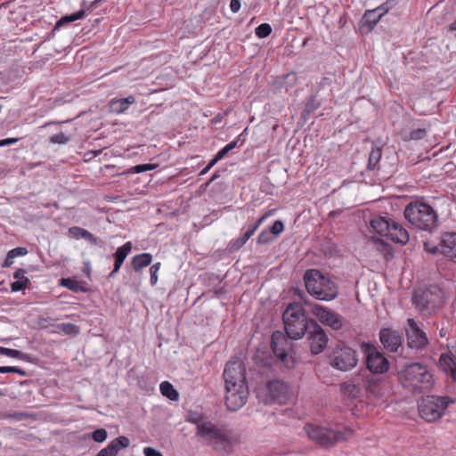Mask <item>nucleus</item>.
<instances>
[{"instance_id":"1","label":"nucleus","mask_w":456,"mask_h":456,"mask_svg":"<svg viewBox=\"0 0 456 456\" xmlns=\"http://www.w3.org/2000/svg\"><path fill=\"white\" fill-rule=\"evenodd\" d=\"M224 378L225 381V404L227 409L236 411L248 401V387L246 381V370L240 361L227 362Z\"/></svg>"},{"instance_id":"2","label":"nucleus","mask_w":456,"mask_h":456,"mask_svg":"<svg viewBox=\"0 0 456 456\" xmlns=\"http://www.w3.org/2000/svg\"><path fill=\"white\" fill-rule=\"evenodd\" d=\"M401 385L414 394L429 390L433 386V375L428 367L419 362L406 365L398 373Z\"/></svg>"},{"instance_id":"3","label":"nucleus","mask_w":456,"mask_h":456,"mask_svg":"<svg viewBox=\"0 0 456 456\" xmlns=\"http://www.w3.org/2000/svg\"><path fill=\"white\" fill-rule=\"evenodd\" d=\"M405 219L415 228L432 232L438 224V214L422 200L411 201L404 208Z\"/></svg>"},{"instance_id":"4","label":"nucleus","mask_w":456,"mask_h":456,"mask_svg":"<svg viewBox=\"0 0 456 456\" xmlns=\"http://www.w3.org/2000/svg\"><path fill=\"white\" fill-rule=\"evenodd\" d=\"M200 428V432L198 436L216 451L228 452L238 441L234 432L225 425L218 426L209 420Z\"/></svg>"},{"instance_id":"5","label":"nucleus","mask_w":456,"mask_h":456,"mask_svg":"<svg viewBox=\"0 0 456 456\" xmlns=\"http://www.w3.org/2000/svg\"><path fill=\"white\" fill-rule=\"evenodd\" d=\"M305 285L310 295L319 300L330 301L337 297V284L319 270H307L304 275Z\"/></svg>"},{"instance_id":"6","label":"nucleus","mask_w":456,"mask_h":456,"mask_svg":"<svg viewBox=\"0 0 456 456\" xmlns=\"http://www.w3.org/2000/svg\"><path fill=\"white\" fill-rule=\"evenodd\" d=\"M283 322L287 335L292 339L302 338L310 329V322L299 303H292L287 306L283 313Z\"/></svg>"},{"instance_id":"7","label":"nucleus","mask_w":456,"mask_h":456,"mask_svg":"<svg viewBox=\"0 0 456 456\" xmlns=\"http://www.w3.org/2000/svg\"><path fill=\"white\" fill-rule=\"evenodd\" d=\"M454 400L448 396L427 395L418 404L419 414L427 422L441 419Z\"/></svg>"},{"instance_id":"8","label":"nucleus","mask_w":456,"mask_h":456,"mask_svg":"<svg viewBox=\"0 0 456 456\" xmlns=\"http://www.w3.org/2000/svg\"><path fill=\"white\" fill-rule=\"evenodd\" d=\"M304 429L312 441L322 447H330L338 441L346 440L347 439V434L351 433L349 429H345L344 431L339 429L333 430L314 424H306Z\"/></svg>"},{"instance_id":"9","label":"nucleus","mask_w":456,"mask_h":456,"mask_svg":"<svg viewBox=\"0 0 456 456\" xmlns=\"http://www.w3.org/2000/svg\"><path fill=\"white\" fill-rule=\"evenodd\" d=\"M413 304L419 311H432L443 304L442 291L437 287L419 289L413 296Z\"/></svg>"},{"instance_id":"10","label":"nucleus","mask_w":456,"mask_h":456,"mask_svg":"<svg viewBox=\"0 0 456 456\" xmlns=\"http://www.w3.org/2000/svg\"><path fill=\"white\" fill-rule=\"evenodd\" d=\"M424 250L431 255L441 254L449 259L456 257V232H447L441 235L437 245L425 241Z\"/></svg>"},{"instance_id":"11","label":"nucleus","mask_w":456,"mask_h":456,"mask_svg":"<svg viewBox=\"0 0 456 456\" xmlns=\"http://www.w3.org/2000/svg\"><path fill=\"white\" fill-rule=\"evenodd\" d=\"M357 361V354L354 349L348 346H341L333 352L330 364L339 370L346 371L354 368Z\"/></svg>"},{"instance_id":"12","label":"nucleus","mask_w":456,"mask_h":456,"mask_svg":"<svg viewBox=\"0 0 456 456\" xmlns=\"http://www.w3.org/2000/svg\"><path fill=\"white\" fill-rule=\"evenodd\" d=\"M368 381V371L362 370L351 379L341 385L343 392L353 398H360L365 395L366 384Z\"/></svg>"},{"instance_id":"13","label":"nucleus","mask_w":456,"mask_h":456,"mask_svg":"<svg viewBox=\"0 0 456 456\" xmlns=\"http://www.w3.org/2000/svg\"><path fill=\"white\" fill-rule=\"evenodd\" d=\"M407 323L406 336L409 347L419 351L425 349L428 345L427 334L419 327L414 319L409 318Z\"/></svg>"},{"instance_id":"14","label":"nucleus","mask_w":456,"mask_h":456,"mask_svg":"<svg viewBox=\"0 0 456 456\" xmlns=\"http://www.w3.org/2000/svg\"><path fill=\"white\" fill-rule=\"evenodd\" d=\"M368 381L365 392L367 398L383 402L388 393V383L384 379L374 377L369 372Z\"/></svg>"},{"instance_id":"15","label":"nucleus","mask_w":456,"mask_h":456,"mask_svg":"<svg viewBox=\"0 0 456 456\" xmlns=\"http://www.w3.org/2000/svg\"><path fill=\"white\" fill-rule=\"evenodd\" d=\"M307 331L311 352L314 354L322 353L327 346V335L322 327L314 320L310 321V329Z\"/></svg>"},{"instance_id":"16","label":"nucleus","mask_w":456,"mask_h":456,"mask_svg":"<svg viewBox=\"0 0 456 456\" xmlns=\"http://www.w3.org/2000/svg\"><path fill=\"white\" fill-rule=\"evenodd\" d=\"M366 353V365L370 374H379L388 370L389 362L387 359L383 355V354L377 351V349L373 346H368Z\"/></svg>"},{"instance_id":"17","label":"nucleus","mask_w":456,"mask_h":456,"mask_svg":"<svg viewBox=\"0 0 456 456\" xmlns=\"http://www.w3.org/2000/svg\"><path fill=\"white\" fill-rule=\"evenodd\" d=\"M311 312L322 324L327 325L335 330H338L342 327L343 322L341 316L324 306L314 304L312 305Z\"/></svg>"},{"instance_id":"18","label":"nucleus","mask_w":456,"mask_h":456,"mask_svg":"<svg viewBox=\"0 0 456 456\" xmlns=\"http://www.w3.org/2000/svg\"><path fill=\"white\" fill-rule=\"evenodd\" d=\"M276 209H270L266 211L261 217H259L254 224L248 225L247 231L240 238L232 240V248L233 249L240 248L255 233L258 227L271 216L274 215Z\"/></svg>"},{"instance_id":"19","label":"nucleus","mask_w":456,"mask_h":456,"mask_svg":"<svg viewBox=\"0 0 456 456\" xmlns=\"http://www.w3.org/2000/svg\"><path fill=\"white\" fill-rule=\"evenodd\" d=\"M283 342H286V339L281 336V333L276 332L273 334L271 346L273 354L284 363L287 368H292L294 366V362L290 357H289L286 349L281 346Z\"/></svg>"},{"instance_id":"20","label":"nucleus","mask_w":456,"mask_h":456,"mask_svg":"<svg viewBox=\"0 0 456 456\" xmlns=\"http://www.w3.org/2000/svg\"><path fill=\"white\" fill-rule=\"evenodd\" d=\"M269 395L272 399L280 403H285L289 398V386L280 380H273L268 383Z\"/></svg>"},{"instance_id":"21","label":"nucleus","mask_w":456,"mask_h":456,"mask_svg":"<svg viewBox=\"0 0 456 456\" xmlns=\"http://www.w3.org/2000/svg\"><path fill=\"white\" fill-rule=\"evenodd\" d=\"M379 338L384 347L391 352H396L402 345V336L391 329H382Z\"/></svg>"},{"instance_id":"22","label":"nucleus","mask_w":456,"mask_h":456,"mask_svg":"<svg viewBox=\"0 0 456 456\" xmlns=\"http://www.w3.org/2000/svg\"><path fill=\"white\" fill-rule=\"evenodd\" d=\"M130 441L126 436H118L113 439L105 448L102 449L95 456H117L118 452L129 446Z\"/></svg>"},{"instance_id":"23","label":"nucleus","mask_w":456,"mask_h":456,"mask_svg":"<svg viewBox=\"0 0 456 456\" xmlns=\"http://www.w3.org/2000/svg\"><path fill=\"white\" fill-rule=\"evenodd\" d=\"M386 238L404 245L409 241V233L402 224L393 220L389 227V233H387Z\"/></svg>"},{"instance_id":"24","label":"nucleus","mask_w":456,"mask_h":456,"mask_svg":"<svg viewBox=\"0 0 456 456\" xmlns=\"http://www.w3.org/2000/svg\"><path fill=\"white\" fill-rule=\"evenodd\" d=\"M132 250V243L130 241L126 242L121 247L118 248L116 252L113 254L115 259L113 270L110 273L109 277H113L120 270L125 259Z\"/></svg>"},{"instance_id":"25","label":"nucleus","mask_w":456,"mask_h":456,"mask_svg":"<svg viewBox=\"0 0 456 456\" xmlns=\"http://www.w3.org/2000/svg\"><path fill=\"white\" fill-rule=\"evenodd\" d=\"M69 233L76 239H85L92 245L100 244L99 239L84 228L72 226L69 229Z\"/></svg>"},{"instance_id":"26","label":"nucleus","mask_w":456,"mask_h":456,"mask_svg":"<svg viewBox=\"0 0 456 456\" xmlns=\"http://www.w3.org/2000/svg\"><path fill=\"white\" fill-rule=\"evenodd\" d=\"M25 273L26 271L21 268H19L14 272L13 278L16 281L11 284L12 292H18L28 288L30 281L28 278L25 276Z\"/></svg>"},{"instance_id":"27","label":"nucleus","mask_w":456,"mask_h":456,"mask_svg":"<svg viewBox=\"0 0 456 456\" xmlns=\"http://www.w3.org/2000/svg\"><path fill=\"white\" fill-rule=\"evenodd\" d=\"M391 219L387 217H376L370 221V225L372 229L383 237H387V233H389V227L392 224Z\"/></svg>"},{"instance_id":"28","label":"nucleus","mask_w":456,"mask_h":456,"mask_svg":"<svg viewBox=\"0 0 456 456\" xmlns=\"http://www.w3.org/2000/svg\"><path fill=\"white\" fill-rule=\"evenodd\" d=\"M134 97L130 95L126 98L112 99L110 101V106L113 112L122 113L126 110L131 104L134 103Z\"/></svg>"},{"instance_id":"29","label":"nucleus","mask_w":456,"mask_h":456,"mask_svg":"<svg viewBox=\"0 0 456 456\" xmlns=\"http://www.w3.org/2000/svg\"><path fill=\"white\" fill-rule=\"evenodd\" d=\"M152 261V256L149 253H142L136 255L132 259V265L135 272L142 270V268L151 265Z\"/></svg>"},{"instance_id":"30","label":"nucleus","mask_w":456,"mask_h":456,"mask_svg":"<svg viewBox=\"0 0 456 456\" xmlns=\"http://www.w3.org/2000/svg\"><path fill=\"white\" fill-rule=\"evenodd\" d=\"M439 363L445 371L450 372L452 378L456 379V362L450 354H442Z\"/></svg>"},{"instance_id":"31","label":"nucleus","mask_w":456,"mask_h":456,"mask_svg":"<svg viewBox=\"0 0 456 456\" xmlns=\"http://www.w3.org/2000/svg\"><path fill=\"white\" fill-rule=\"evenodd\" d=\"M86 14V12L85 10H79L78 12H75V13H72V14H69V15H65V16H62L56 23H55V26H54V28L53 30H57L59 29L61 27H62L63 25L67 24V23H69V22H73V21H76L77 20H80L82 18H84Z\"/></svg>"},{"instance_id":"32","label":"nucleus","mask_w":456,"mask_h":456,"mask_svg":"<svg viewBox=\"0 0 456 456\" xmlns=\"http://www.w3.org/2000/svg\"><path fill=\"white\" fill-rule=\"evenodd\" d=\"M382 151L380 148H373L369 154L367 168L370 171L379 169V163L381 159Z\"/></svg>"},{"instance_id":"33","label":"nucleus","mask_w":456,"mask_h":456,"mask_svg":"<svg viewBox=\"0 0 456 456\" xmlns=\"http://www.w3.org/2000/svg\"><path fill=\"white\" fill-rule=\"evenodd\" d=\"M159 390L162 395L172 401H176L179 397L178 392L174 388L173 385L168 381H163L159 385Z\"/></svg>"},{"instance_id":"34","label":"nucleus","mask_w":456,"mask_h":456,"mask_svg":"<svg viewBox=\"0 0 456 456\" xmlns=\"http://www.w3.org/2000/svg\"><path fill=\"white\" fill-rule=\"evenodd\" d=\"M60 284L74 292L86 291L84 284L72 278H62L60 281Z\"/></svg>"},{"instance_id":"35","label":"nucleus","mask_w":456,"mask_h":456,"mask_svg":"<svg viewBox=\"0 0 456 456\" xmlns=\"http://www.w3.org/2000/svg\"><path fill=\"white\" fill-rule=\"evenodd\" d=\"M381 18L382 16L375 9L366 11L363 15L364 23L370 29H372Z\"/></svg>"},{"instance_id":"36","label":"nucleus","mask_w":456,"mask_h":456,"mask_svg":"<svg viewBox=\"0 0 456 456\" xmlns=\"http://www.w3.org/2000/svg\"><path fill=\"white\" fill-rule=\"evenodd\" d=\"M187 420L194 425H196V435L198 436L200 432V426L205 425L209 420L204 418V416L200 413L197 412H190L187 418Z\"/></svg>"},{"instance_id":"37","label":"nucleus","mask_w":456,"mask_h":456,"mask_svg":"<svg viewBox=\"0 0 456 456\" xmlns=\"http://www.w3.org/2000/svg\"><path fill=\"white\" fill-rule=\"evenodd\" d=\"M0 354L6 355V356L12 357V358L20 359V360H25L27 358V355L19 350L6 348V347H3V346H0Z\"/></svg>"},{"instance_id":"38","label":"nucleus","mask_w":456,"mask_h":456,"mask_svg":"<svg viewBox=\"0 0 456 456\" xmlns=\"http://www.w3.org/2000/svg\"><path fill=\"white\" fill-rule=\"evenodd\" d=\"M255 33L259 38H265L272 33V27L268 23H262L256 28Z\"/></svg>"},{"instance_id":"39","label":"nucleus","mask_w":456,"mask_h":456,"mask_svg":"<svg viewBox=\"0 0 456 456\" xmlns=\"http://www.w3.org/2000/svg\"><path fill=\"white\" fill-rule=\"evenodd\" d=\"M319 107H320V102L317 101L316 96L312 95L307 99L304 111L306 114H310V113L314 112V110H316Z\"/></svg>"},{"instance_id":"40","label":"nucleus","mask_w":456,"mask_h":456,"mask_svg":"<svg viewBox=\"0 0 456 456\" xmlns=\"http://www.w3.org/2000/svg\"><path fill=\"white\" fill-rule=\"evenodd\" d=\"M155 168V165L152 164H141L132 167L127 173L129 174H138L150 170H153Z\"/></svg>"},{"instance_id":"41","label":"nucleus","mask_w":456,"mask_h":456,"mask_svg":"<svg viewBox=\"0 0 456 456\" xmlns=\"http://www.w3.org/2000/svg\"><path fill=\"white\" fill-rule=\"evenodd\" d=\"M70 141L69 136L66 135L64 133H59L57 134H53L50 137V142L54 144H66Z\"/></svg>"},{"instance_id":"42","label":"nucleus","mask_w":456,"mask_h":456,"mask_svg":"<svg viewBox=\"0 0 456 456\" xmlns=\"http://www.w3.org/2000/svg\"><path fill=\"white\" fill-rule=\"evenodd\" d=\"M396 0H387L383 3L379 7L375 8V10L381 15L384 16L390 9H392L395 5Z\"/></svg>"},{"instance_id":"43","label":"nucleus","mask_w":456,"mask_h":456,"mask_svg":"<svg viewBox=\"0 0 456 456\" xmlns=\"http://www.w3.org/2000/svg\"><path fill=\"white\" fill-rule=\"evenodd\" d=\"M108 433L104 428H98L92 433V438L97 443H102L107 439Z\"/></svg>"},{"instance_id":"44","label":"nucleus","mask_w":456,"mask_h":456,"mask_svg":"<svg viewBox=\"0 0 456 456\" xmlns=\"http://www.w3.org/2000/svg\"><path fill=\"white\" fill-rule=\"evenodd\" d=\"M61 330L65 334H69V335H77L79 332L78 327L73 323H62L61 325Z\"/></svg>"},{"instance_id":"45","label":"nucleus","mask_w":456,"mask_h":456,"mask_svg":"<svg viewBox=\"0 0 456 456\" xmlns=\"http://www.w3.org/2000/svg\"><path fill=\"white\" fill-rule=\"evenodd\" d=\"M160 263H156L152 265L150 268V273H151V284L152 286L156 285L158 282V273L160 269Z\"/></svg>"},{"instance_id":"46","label":"nucleus","mask_w":456,"mask_h":456,"mask_svg":"<svg viewBox=\"0 0 456 456\" xmlns=\"http://www.w3.org/2000/svg\"><path fill=\"white\" fill-rule=\"evenodd\" d=\"M0 373H18L20 376H25L26 372L25 370L15 367V366H3L0 367Z\"/></svg>"},{"instance_id":"47","label":"nucleus","mask_w":456,"mask_h":456,"mask_svg":"<svg viewBox=\"0 0 456 456\" xmlns=\"http://www.w3.org/2000/svg\"><path fill=\"white\" fill-rule=\"evenodd\" d=\"M284 231V224L281 220L273 223L270 229V232L274 236H279Z\"/></svg>"},{"instance_id":"48","label":"nucleus","mask_w":456,"mask_h":456,"mask_svg":"<svg viewBox=\"0 0 456 456\" xmlns=\"http://www.w3.org/2000/svg\"><path fill=\"white\" fill-rule=\"evenodd\" d=\"M426 130L423 128L414 129L410 133L409 140H420L426 136Z\"/></svg>"},{"instance_id":"49","label":"nucleus","mask_w":456,"mask_h":456,"mask_svg":"<svg viewBox=\"0 0 456 456\" xmlns=\"http://www.w3.org/2000/svg\"><path fill=\"white\" fill-rule=\"evenodd\" d=\"M8 252H9L10 258H15V257L25 256L28 254L27 248H22V247H18V248H12Z\"/></svg>"},{"instance_id":"50","label":"nucleus","mask_w":456,"mask_h":456,"mask_svg":"<svg viewBox=\"0 0 456 456\" xmlns=\"http://www.w3.org/2000/svg\"><path fill=\"white\" fill-rule=\"evenodd\" d=\"M271 232L264 230L262 231L257 237L258 244H266L272 240Z\"/></svg>"},{"instance_id":"51","label":"nucleus","mask_w":456,"mask_h":456,"mask_svg":"<svg viewBox=\"0 0 456 456\" xmlns=\"http://www.w3.org/2000/svg\"><path fill=\"white\" fill-rule=\"evenodd\" d=\"M144 456H163L162 453L152 447H145L143 449Z\"/></svg>"},{"instance_id":"52","label":"nucleus","mask_w":456,"mask_h":456,"mask_svg":"<svg viewBox=\"0 0 456 456\" xmlns=\"http://www.w3.org/2000/svg\"><path fill=\"white\" fill-rule=\"evenodd\" d=\"M240 8V0H231L230 2V9L232 12L237 13Z\"/></svg>"},{"instance_id":"53","label":"nucleus","mask_w":456,"mask_h":456,"mask_svg":"<svg viewBox=\"0 0 456 456\" xmlns=\"http://www.w3.org/2000/svg\"><path fill=\"white\" fill-rule=\"evenodd\" d=\"M229 152V151L227 150V148L224 146L223 149H221L214 157L215 160L216 162H218L219 160L223 159L226 155L227 153Z\"/></svg>"},{"instance_id":"54","label":"nucleus","mask_w":456,"mask_h":456,"mask_svg":"<svg viewBox=\"0 0 456 456\" xmlns=\"http://www.w3.org/2000/svg\"><path fill=\"white\" fill-rule=\"evenodd\" d=\"M18 141H19L18 138H6V139L0 140V147L16 143Z\"/></svg>"},{"instance_id":"55","label":"nucleus","mask_w":456,"mask_h":456,"mask_svg":"<svg viewBox=\"0 0 456 456\" xmlns=\"http://www.w3.org/2000/svg\"><path fill=\"white\" fill-rule=\"evenodd\" d=\"M217 162L213 158L209 163L200 171V175H203L207 174Z\"/></svg>"},{"instance_id":"56","label":"nucleus","mask_w":456,"mask_h":456,"mask_svg":"<svg viewBox=\"0 0 456 456\" xmlns=\"http://www.w3.org/2000/svg\"><path fill=\"white\" fill-rule=\"evenodd\" d=\"M13 259L14 258H10L9 257V252H8L4 261L3 263V267H9V266H11L13 264Z\"/></svg>"},{"instance_id":"57","label":"nucleus","mask_w":456,"mask_h":456,"mask_svg":"<svg viewBox=\"0 0 456 456\" xmlns=\"http://www.w3.org/2000/svg\"><path fill=\"white\" fill-rule=\"evenodd\" d=\"M238 146H239L238 140H233L225 145V147L227 148V150L229 151H232L233 149L237 148Z\"/></svg>"},{"instance_id":"58","label":"nucleus","mask_w":456,"mask_h":456,"mask_svg":"<svg viewBox=\"0 0 456 456\" xmlns=\"http://www.w3.org/2000/svg\"><path fill=\"white\" fill-rule=\"evenodd\" d=\"M218 176H219V175H218L216 173H215V175H213V177L211 178V180H210L209 182H208V183H206V185H205V186H206V187H207V186H208V185H209V183H210L211 182H213L215 179H216Z\"/></svg>"},{"instance_id":"59","label":"nucleus","mask_w":456,"mask_h":456,"mask_svg":"<svg viewBox=\"0 0 456 456\" xmlns=\"http://www.w3.org/2000/svg\"><path fill=\"white\" fill-rule=\"evenodd\" d=\"M439 335H440V337H442V338L445 337V335H446V331H445V330H444V328H442V329L440 330V331H439Z\"/></svg>"},{"instance_id":"60","label":"nucleus","mask_w":456,"mask_h":456,"mask_svg":"<svg viewBox=\"0 0 456 456\" xmlns=\"http://www.w3.org/2000/svg\"><path fill=\"white\" fill-rule=\"evenodd\" d=\"M450 29L452 31H456V20L451 24Z\"/></svg>"},{"instance_id":"61","label":"nucleus","mask_w":456,"mask_h":456,"mask_svg":"<svg viewBox=\"0 0 456 456\" xmlns=\"http://www.w3.org/2000/svg\"><path fill=\"white\" fill-rule=\"evenodd\" d=\"M221 120V117L220 116H217L216 118H215L214 121L215 122H218Z\"/></svg>"},{"instance_id":"62","label":"nucleus","mask_w":456,"mask_h":456,"mask_svg":"<svg viewBox=\"0 0 456 456\" xmlns=\"http://www.w3.org/2000/svg\"><path fill=\"white\" fill-rule=\"evenodd\" d=\"M53 124H55V123L54 122H49V123H46L45 125H44L42 127H45V126L53 125Z\"/></svg>"}]
</instances>
